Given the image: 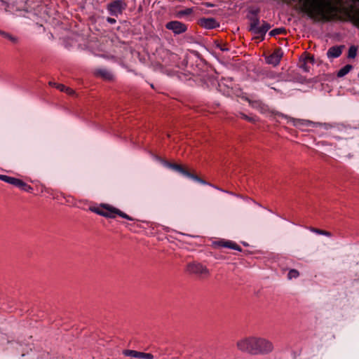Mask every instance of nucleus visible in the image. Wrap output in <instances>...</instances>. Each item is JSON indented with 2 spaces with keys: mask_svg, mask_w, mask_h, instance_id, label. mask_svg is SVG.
<instances>
[{
  "mask_svg": "<svg viewBox=\"0 0 359 359\" xmlns=\"http://www.w3.org/2000/svg\"><path fill=\"white\" fill-rule=\"evenodd\" d=\"M297 9L314 21L349 22L359 29V0H344L347 6L332 4L330 0H292Z\"/></svg>",
  "mask_w": 359,
  "mask_h": 359,
  "instance_id": "1",
  "label": "nucleus"
},
{
  "mask_svg": "<svg viewBox=\"0 0 359 359\" xmlns=\"http://www.w3.org/2000/svg\"><path fill=\"white\" fill-rule=\"evenodd\" d=\"M239 351L250 355H267L273 350V343L267 339L258 337H249L237 341Z\"/></svg>",
  "mask_w": 359,
  "mask_h": 359,
  "instance_id": "2",
  "label": "nucleus"
},
{
  "mask_svg": "<svg viewBox=\"0 0 359 359\" xmlns=\"http://www.w3.org/2000/svg\"><path fill=\"white\" fill-rule=\"evenodd\" d=\"M259 8L251 9L248 11L247 18L249 20L248 30L255 35V38L262 41L265 39L266 32L271 28V25L265 20H262L260 25L259 13Z\"/></svg>",
  "mask_w": 359,
  "mask_h": 359,
  "instance_id": "3",
  "label": "nucleus"
},
{
  "mask_svg": "<svg viewBox=\"0 0 359 359\" xmlns=\"http://www.w3.org/2000/svg\"><path fill=\"white\" fill-rule=\"evenodd\" d=\"M89 210L91 212L106 218L114 219L116 218V215H118L119 217L130 221L135 220L133 217L123 212L121 210L107 203H101L98 207L90 206Z\"/></svg>",
  "mask_w": 359,
  "mask_h": 359,
  "instance_id": "4",
  "label": "nucleus"
},
{
  "mask_svg": "<svg viewBox=\"0 0 359 359\" xmlns=\"http://www.w3.org/2000/svg\"><path fill=\"white\" fill-rule=\"evenodd\" d=\"M161 163L164 166H165L171 170H173L174 171L181 174L182 175H183L186 177L190 178L195 182H197L202 184L209 185V186L213 187L214 188L219 189L222 191H224L223 189H219L217 187L214 186L212 184L204 180L203 179L201 178L197 175L191 172L188 169H187L185 167H184L183 165H182L180 164H177L175 163H171V162H169V161H168L166 160H163V159L161 160Z\"/></svg>",
  "mask_w": 359,
  "mask_h": 359,
  "instance_id": "5",
  "label": "nucleus"
},
{
  "mask_svg": "<svg viewBox=\"0 0 359 359\" xmlns=\"http://www.w3.org/2000/svg\"><path fill=\"white\" fill-rule=\"evenodd\" d=\"M186 271L189 274L199 278H207L210 275V271L207 266L196 261L189 262L187 264Z\"/></svg>",
  "mask_w": 359,
  "mask_h": 359,
  "instance_id": "6",
  "label": "nucleus"
},
{
  "mask_svg": "<svg viewBox=\"0 0 359 359\" xmlns=\"http://www.w3.org/2000/svg\"><path fill=\"white\" fill-rule=\"evenodd\" d=\"M126 7L127 4L124 0H113L107 5V10L110 15L118 17Z\"/></svg>",
  "mask_w": 359,
  "mask_h": 359,
  "instance_id": "7",
  "label": "nucleus"
},
{
  "mask_svg": "<svg viewBox=\"0 0 359 359\" xmlns=\"http://www.w3.org/2000/svg\"><path fill=\"white\" fill-rule=\"evenodd\" d=\"M165 29L168 30L172 31L174 35H180L184 32H186L188 29L187 25L178 21V20H172L168 22L165 25Z\"/></svg>",
  "mask_w": 359,
  "mask_h": 359,
  "instance_id": "8",
  "label": "nucleus"
},
{
  "mask_svg": "<svg viewBox=\"0 0 359 359\" xmlns=\"http://www.w3.org/2000/svg\"><path fill=\"white\" fill-rule=\"evenodd\" d=\"M212 246L215 248H226L237 250L238 252L242 251V248L237 243L232 241H226L221 239L212 243Z\"/></svg>",
  "mask_w": 359,
  "mask_h": 359,
  "instance_id": "9",
  "label": "nucleus"
},
{
  "mask_svg": "<svg viewBox=\"0 0 359 359\" xmlns=\"http://www.w3.org/2000/svg\"><path fill=\"white\" fill-rule=\"evenodd\" d=\"M283 53L281 48H277L273 52L272 54H271L266 58V61L268 64L276 66L279 65L283 57Z\"/></svg>",
  "mask_w": 359,
  "mask_h": 359,
  "instance_id": "10",
  "label": "nucleus"
},
{
  "mask_svg": "<svg viewBox=\"0 0 359 359\" xmlns=\"http://www.w3.org/2000/svg\"><path fill=\"white\" fill-rule=\"evenodd\" d=\"M198 24L202 27L208 29H212L219 27V23L213 18H202L199 20Z\"/></svg>",
  "mask_w": 359,
  "mask_h": 359,
  "instance_id": "11",
  "label": "nucleus"
},
{
  "mask_svg": "<svg viewBox=\"0 0 359 359\" xmlns=\"http://www.w3.org/2000/svg\"><path fill=\"white\" fill-rule=\"evenodd\" d=\"M93 74L96 77H99L102 79L104 81H111L114 80V75L113 74L107 70V69L104 68H98L95 69L93 71Z\"/></svg>",
  "mask_w": 359,
  "mask_h": 359,
  "instance_id": "12",
  "label": "nucleus"
},
{
  "mask_svg": "<svg viewBox=\"0 0 359 359\" xmlns=\"http://www.w3.org/2000/svg\"><path fill=\"white\" fill-rule=\"evenodd\" d=\"M315 62V60L313 56L309 55L305 57H301L299 62V67L302 69L304 72H309L310 71L311 67L309 64L313 65Z\"/></svg>",
  "mask_w": 359,
  "mask_h": 359,
  "instance_id": "13",
  "label": "nucleus"
},
{
  "mask_svg": "<svg viewBox=\"0 0 359 359\" xmlns=\"http://www.w3.org/2000/svg\"><path fill=\"white\" fill-rule=\"evenodd\" d=\"M344 46H334L330 47L327 52V56L329 58H337L339 57L342 53V50L344 48Z\"/></svg>",
  "mask_w": 359,
  "mask_h": 359,
  "instance_id": "14",
  "label": "nucleus"
},
{
  "mask_svg": "<svg viewBox=\"0 0 359 359\" xmlns=\"http://www.w3.org/2000/svg\"><path fill=\"white\" fill-rule=\"evenodd\" d=\"M352 69L353 66L351 65H346L337 72V77L341 78L346 76Z\"/></svg>",
  "mask_w": 359,
  "mask_h": 359,
  "instance_id": "15",
  "label": "nucleus"
},
{
  "mask_svg": "<svg viewBox=\"0 0 359 359\" xmlns=\"http://www.w3.org/2000/svg\"><path fill=\"white\" fill-rule=\"evenodd\" d=\"M287 31L285 27H278L271 30L269 33V36L273 37L280 34H286Z\"/></svg>",
  "mask_w": 359,
  "mask_h": 359,
  "instance_id": "16",
  "label": "nucleus"
},
{
  "mask_svg": "<svg viewBox=\"0 0 359 359\" xmlns=\"http://www.w3.org/2000/svg\"><path fill=\"white\" fill-rule=\"evenodd\" d=\"M18 188L20 190L24 191L27 192V193H32L33 191V190H34L32 187H31L30 185H29L28 184H27L26 182H25L22 180H21V181H20V182L19 184Z\"/></svg>",
  "mask_w": 359,
  "mask_h": 359,
  "instance_id": "17",
  "label": "nucleus"
},
{
  "mask_svg": "<svg viewBox=\"0 0 359 359\" xmlns=\"http://www.w3.org/2000/svg\"><path fill=\"white\" fill-rule=\"evenodd\" d=\"M194 12L193 8H187L184 10L179 11L177 15L179 18L187 16L192 14Z\"/></svg>",
  "mask_w": 359,
  "mask_h": 359,
  "instance_id": "18",
  "label": "nucleus"
},
{
  "mask_svg": "<svg viewBox=\"0 0 359 359\" xmlns=\"http://www.w3.org/2000/svg\"><path fill=\"white\" fill-rule=\"evenodd\" d=\"M357 52H358V47L353 45V46H351L348 48V58H355L357 55Z\"/></svg>",
  "mask_w": 359,
  "mask_h": 359,
  "instance_id": "19",
  "label": "nucleus"
},
{
  "mask_svg": "<svg viewBox=\"0 0 359 359\" xmlns=\"http://www.w3.org/2000/svg\"><path fill=\"white\" fill-rule=\"evenodd\" d=\"M241 118L250 123H256L258 121V118L256 116H250L245 114L241 113Z\"/></svg>",
  "mask_w": 359,
  "mask_h": 359,
  "instance_id": "20",
  "label": "nucleus"
},
{
  "mask_svg": "<svg viewBox=\"0 0 359 359\" xmlns=\"http://www.w3.org/2000/svg\"><path fill=\"white\" fill-rule=\"evenodd\" d=\"M140 351H135V350H129L126 349L123 351V354L125 356H130L133 358H137V356L139 355Z\"/></svg>",
  "mask_w": 359,
  "mask_h": 359,
  "instance_id": "21",
  "label": "nucleus"
},
{
  "mask_svg": "<svg viewBox=\"0 0 359 359\" xmlns=\"http://www.w3.org/2000/svg\"><path fill=\"white\" fill-rule=\"evenodd\" d=\"M1 36L4 38L11 41L13 43H15L18 41V39L16 37L12 36L11 34L6 32L4 31L3 33H1Z\"/></svg>",
  "mask_w": 359,
  "mask_h": 359,
  "instance_id": "22",
  "label": "nucleus"
},
{
  "mask_svg": "<svg viewBox=\"0 0 359 359\" xmlns=\"http://www.w3.org/2000/svg\"><path fill=\"white\" fill-rule=\"evenodd\" d=\"M299 276V272L294 269H290L287 273V278L291 280L292 278H297Z\"/></svg>",
  "mask_w": 359,
  "mask_h": 359,
  "instance_id": "23",
  "label": "nucleus"
},
{
  "mask_svg": "<svg viewBox=\"0 0 359 359\" xmlns=\"http://www.w3.org/2000/svg\"><path fill=\"white\" fill-rule=\"evenodd\" d=\"M311 231L318 234L323 235V236H331V235H332L330 231H327L316 229V228H311Z\"/></svg>",
  "mask_w": 359,
  "mask_h": 359,
  "instance_id": "24",
  "label": "nucleus"
},
{
  "mask_svg": "<svg viewBox=\"0 0 359 359\" xmlns=\"http://www.w3.org/2000/svg\"><path fill=\"white\" fill-rule=\"evenodd\" d=\"M137 358L141 359H154V355L150 353L140 352Z\"/></svg>",
  "mask_w": 359,
  "mask_h": 359,
  "instance_id": "25",
  "label": "nucleus"
},
{
  "mask_svg": "<svg viewBox=\"0 0 359 359\" xmlns=\"http://www.w3.org/2000/svg\"><path fill=\"white\" fill-rule=\"evenodd\" d=\"M265 77L271 79H275L278 77V75L273 71H266L264 73Z\"/></svg>",
  "mask_w": 359,
  "mask_h": 359,
  "instance_id": "26",
  "label": "nucleus"
},
{
  "mask_svg": "<svg viewBox=\"0 0 359 359\" xmlns=\"http://www.w3.org/2000/svg\"><path fill=\"white\" fill-rule=\"evenodd\" d=\"M13 177H11L6 175H1L0 174V180L3 182H5L8 184H10Z\"/></svg>",
  "mask_w": 359,
  "mask_h": 359,
  "instance_id": "27",
  "label": "nucleus"
},
{
  "mask_svg": "<svg viewBox=\"0 0 359 359\" xmlns=\"http://www.w3.org/2000/svg\"><path fill=\"white\" fill-rule=\"evenodd\" d=\"M216 48H219L222 52H225V51H228L229 50V48H226V44H222L221 43H217L216 44Z\"/></svg>",
  "mask_w": 359,
  "mask_h": 359,
  "instance_id": "28",
  "label": "nucleus"
},
{
  "mask_svg": "<svg viewBox=\"0 0 359 359\" xmlns=\"http://www.w3.org/2000/svg\"><path fill=\"white\" fill-rule=\"evenodd\" d=\"M20 181H21L20 179L13 177L11 182H10V184H12V185L15 186V187L18 188Z\"/></svg>",
  "mask_w": 359,
  "mask_h": 359,
  "instance_id": "29",
  "label": "nucleus"
},
{
  "mask_svg": "<svg viewBox=\"0 0 359 359\" xmlns=\"http://www.w3.org/2000/svg\"><path fill=\"white\" fill-rule=\"evenodd\" d=\"M56 88L62 92H65V90H71V88L65 86L64 84L60 83L57 84Z\"/></svg>",
  "mask_w": 359,
  "mask_h": 359,
  "instance_id": "30",
  "label": "nucleus"
},
{
  "mask_svg": "<svg viewBox=\"0 0 359 359\" xmlns=\"http://www.w3.org/2000/svg\"><path fill=\"white\" fill-rule=\"evenodd\" d=\"M107 22L111 25H113V24H115L116 22V19L113 18H111V17H107V19H106Z\"/></svg>",
  "mask_w": 359,
  "mask_h": 359,
  "instance_id": "31",
  "label": "nucleus"
},
{
  "mask_svg": "<svg viewBox=\"0 0 359 359\" xmlns=\"http://www.w3.org/2000/svg\"><path fill=\"white\" fill-rule=\"evenodd\" d=\"M65 92H67V93L71 94V93H73V90H72V89H71V90H65Z\"/></svg>",
  "mask_w": 359,
  "mask_h": 359,
  "instance_id": "32",
  "label": "nucleus"
},
{
  "mask_svg": "<svg viewBox=\"0 0 359 359\" xmlns=\"http://www.w3.org/2000/svg\"><path fill=\"white\" fill-rule=\"evenodd\" d=\"M49 84H50V86H55V87H56V86H57V83H53V82H51V81H50V82H49Z\"/></svg>",
  "mask_w": 359,
  "mask_h": 359,
  "instance_id": "33",
  "label": "nucleus"
},
{
  "mask_svg": "<svg viewBox=\"0 0 359 359\" xmlns=\"http://www.w3.org/2000/svg\"><path fill=\"white\" fill-rule=\"evenodd\" d=\"M205 4H206V6H207L208 7H212V6H213L212 4H210V3H206Z\"/></svg>",
  "mask_w": 359,
  "mask_h": 359,
  "instance_id": "34",
  "label": "nucleus"
},
{
  "mask_svg": "<svg viewBox=\"0 0 359 359\" xmlns=\"http://www.w3.org/2000/svg\"><path fill=\"white\" fill-rule=\"evenodd\" d=\"M242 243H243V245H245V246H247V245H248V244H247L245 242H243Z\"/></svg>",
  "mask_w": 359,
  "mask_h": 359,
  "instance_id": "35",
  "label": "nucleus"
},
{
  "mask_svg": "<svg viewBox=\"0 0 359 359\" xmlns=\"http://www.w3.org/2000/svg\"><path fill=\"white\" fill-rule=\"evenodd\" d=\"M3 32H4V31L0 29V35H1V33H3Z\"/></svg>",
  "mask_w": 359,
  "mask_h": 359,
  "instance_id": "36",
  "label": "nucleus"
}]
</instances>
